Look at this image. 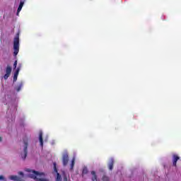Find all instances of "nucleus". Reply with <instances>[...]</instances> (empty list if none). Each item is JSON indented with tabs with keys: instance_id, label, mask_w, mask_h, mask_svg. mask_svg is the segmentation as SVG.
I'll list each match as a JSON object with an SVG mask.
<instances>
[{
	"instance_id": "obj_1",
	"label": "nucleus",
	"mask_w": 181,
	"mask_h": 181,
	"mask_svg": "<svg viewBox=\"0 0 181 181\" xmlns=\"http://www.w3.org/2000/svg\"><path fill=\"white\" fill-rule=\"evenodd\" d=\"M18 175H11L8 176L9 180L26 181L25 177H30L35 181H49L45 173L37 172L35 170L26 169L24 171H18Z\"/></svg>"
},
{
	"instance_id": "obj_2",
	"label": "nucleus",
	"mask_w": 181,
	"mask_h": 181,
	"mask_svg": "<svg viewBox=\"0 0 181 181\" xmlns=\"http://www.w3.org/2000/svg\"><path fill=\"white\" fill-rule=\"evenodd\" d=\"M13 50L14 55L17 56L19 53V35H17L13 41Z\"/></svg>"
},
{
	"instance_id": "obj_3",
	"label": "nucleus",
	"mask_w": 181,
	"mask_h": 181,
	"mask_svg": "<svg viewBox=\"0 0 181 181\" xmlns=\"http://www.w3.org/2000/svg\"><path fill=\"white\" fill-rule=\"evenodd\" d=\"M23 153L21 154V158L23 159H26V156H28V147L25 146L23 148Z\"/></svg>"
},
{
	"instance_id": "obj_4",
	"label": "nucleus",
	"mask_w": 181,
	"mask_h": 181,
	"mask_svg": "<svg viewBox=\"0 0 181 181\" xmlns=\"http://www.w3.org/2000/svg\"><path fill=\"white\" fill-rule=\"evenodd\" d=\"M54 174L55 175V180L56 181H62V176H60V174L57 173V170L56 169V165H54Z\"/></svg>"
},
{
	"instance_id": "obj_5",
	"label": "nucleus",
	"mask_w": 181,
	"mask_h": 181,
	"mask_svg": "<svg viewBox=\"0 0 181 181\" xmlns=\"http://www.w3.org/2000/svg\"><path fill=\"white\" fill-rule=\"evenodd\" d=\"M67 162H69V156L67 154H64L63 163H64V166H66V165H67Z\"/></svg>"
},
{
	"instance_id": "obj_6",
	"label": "nucleus",
	"mask_w": 181,
	"mask_h": 181,
	"mask_svg": "<svg viewBox=\"0 0 181 181\" xmlns=\"http://www.w3.org/2000/svg\"><path fill=\"white\" fill-rule=\"evenodd\" d=\"M23 1H21L20 5L18 6V8L17 10V16H19V12H21V11H22V8H23Z\"/></svg>"
},
{
	"instance_id": "obj_7",
	"label": "nucleus",
	"mask_w": 181,
	"mask_h": 181,
	"mask_svg": "<svg viewBox=\"0 0 181 181\" xmlns=\"http://www.w3.org/2000/svg\"><path fill=\"white\" fill-rule=\"evenodd\" d=\"M179 160V156L174 155L173 159V163L174 166H176V163Z\"/></svg>"
},
{
	"instance_id": "obj_8",
	"label": "nucleus",
	"mask_w": 181,
	"mask_h": 181,
	"mask_svg": "<svg viewBox=\"0 0 181 181\" xmlns=\"http://www.w3.org/2000/svg\"><path fill=\"white\" fill-rule=\"evenodd\" d=\"M19 74V69H17L15 74H14V77H13V81H16L18 80V75Z\"/></svg>"
},
{
	"instance_id": "obj_9",
	"label": "nucleus",
	"mask_w": 181,
	"mask_h": 181,
	"mask_svg": "<svg viewBox=\"0 0 181 181\" xmlns=\"http://www.w3.org/2000/svg\"><path fill=\"white\" fill-rule=\"evenodd\" d=\"M92 181H100L98 179H97V175H95V172L93 171L92 173Z\"/></svg>"
},
{
	"instance_id": "obj_10",
	"label": "nucleus",
	"mask_w": 181,
	"mask_h": 181,
	"mask_svg": "<svg viewBox=\"0 0 181 181\" xmlns=\"http://www.w3.org/2000/svg\"><path fill=\"white\" fill-rule=\"evenodd\" d=\"M39 139L41 146H43V138L42 137V132H40Z\"/></svg>"
},
{
	"instance_id": "obj_11",
	"label": "nucleus",
	"mask_w": 181,
	"mask_h": 181,
	"mask_svg": "<svg viewBox=\"0 0 181 181\" xmlns=\"http://www.w3.org/2000/svg\"><path fill=\"white\" fill-rule=\"evenodd\" d=\"M11 71H12V68H11V66H7L6 74L11 75Z\"/></svg>"
},
{
	"instance_id": "obj_12",
	"label": "nucleus",
	"mask_w": 181,
	"mask_h": 181,
	"mask_svg": "<svg viewBox=\"0 0 181 181\" xmlns=\"http://www.w3.org/2000/svg\"><path fill=\"white\" fill-rule=\"evenodd\" d=\"M112 165H114V160H111L109 163V169L110 170H112Z\"/></svg>"
},
{
	"instance_id": "obj_13",
	"label": "nucleus",
	"mask_w": 181,
	"mask_h": 181,
	"mask_svg": "<svg viewBox=\"0 0 181 181\" xmlns=\"http://www.w3.org/2000/svg\"><path fill=\"white\" fill-rule=\"evenodd\" d=\"M101 181H110V178H108L107 176H104L103 177Z\"/></svg>"
},
{
	"instance_id": "obj_14",
	"label": "nucleus",
	"mask_w": 181,
	"mask_h": 181,
	"mask_svg": "<svg viewBox=\"0 0 181 181\" xmlns=\"http://www.w3.org/2000/svg\"><path fill=\"white\" fill-rule=\"evenodd\" d=\"M0 181H6V177L4 175H0Z\"/></svg>"
},
{
	"instance_id": "obj_15",
	"label": "nucleus",
	"mask_w": 181,
	"mask_h": 181,
	"mask_svg": "<svg viewBox=\"0 0 181 181\" xmlns=\"http://www.w3.org/2000/svg\"><path fill=\"white\" fill-rule=\"evenodd\" d=\"M9 76H11V75H9L8 74H6L4 76V80H7V78H8V77H9Z\"/></svg>"
},
{
	"instance_id": "obj_16",
	"label": "nucleus",
	"mask_w": 181,
	"mask_h": 181,
	"mask_svg": "<svg viewBox=\"0 0 181 181\" xmlns=\"http://www.w3.org/2000/svg\"><path fill=\"white\" fill-rule=\"evenodd\" d=\"M16 66H18V61H15L14 62V64H13L14 69H16Z\"/></svg>"
},
{
	"instance_id": "obj_17",
	"label": "nucleus",
	"mask_w": 181,
	"mask_h": 181,
	"mask_svg": "<svg viewBox=\"0 0 181 181\" xmlns=\"http://www.w3.org/2000/svg\"><path fill=\"white\" fill-rule=\"evenodd\" d=\"M73 166H74V159L72 160V163L71 165V169H73Z\"/></svg>"
},
{
	"instance_id": "obj_18",
	"label": "nucleus",
	"mask_w": 181,
	"mask_h": 181,
	"mask_svg": "<svg viewBox=\"0 0 181 181\" xmlns=\"http://www.w3.org/2000/svg\"><path fill=\"white\" fill-rule=\"evenodd\" d=\"M83 173H87V168L83 170Z\"/></svg>"
},
{
	"instance_id": "obj_19",
	"label": "nucleus",
	"mask_w": 181,
	"mask_h": 181,
	"mask_svg": "<svg viewBox=\"0 0 181 181\" xmlns=\"http://www.w3.org/2000/svg\"><path fill=\"white\" fill-rule=\"evenodd\" d=\"M0 142H2V137L0 136Z\"/></svg>"
},
{
	"instance_id": "obj_20",
	"label": "nucleus",
	"mask_w": 181,
	"mask_h": 181,
	"mask_svg": "<svg viewBox=\"0 0 181 181\" xmlns=\"http://www.w3.org/2000/svg\"><path fill=\"white\" fill-rule=\"evenodd\" d=\"M20 89H17V91H19Z\"/></svg>"
}]
</instances>
